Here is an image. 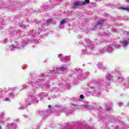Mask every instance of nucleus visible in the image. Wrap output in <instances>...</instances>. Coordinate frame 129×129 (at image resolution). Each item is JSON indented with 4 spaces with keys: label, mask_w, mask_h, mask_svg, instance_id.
Segmentation results:
<instances>
[{
    "label": "nucleus",
    "mask_w": 129,
    "mask_h": 129,
    "mask_svg": "<svg viewBox=\"0 0 129 129\" xmlns=\"http://www.w3.org/2000/svg\"><path fill=\"white\" fill-rule=\"evenodd\" d=\"M8 100H10V99H9V98H7L5 99L6 101H8Z\"/></svg>",
    "instance_id": "f8f14e48"
},
{
    "label": "nucleus",
    "mask_w": 129,
    "mask_h": 129,
    "mask_svg": "<svg viewBox=\"0 0 129 129\" xmlns=\"http://www.w3.org/2000/svg\"><path fill=\"white\" fill-rule=\"evenodd\" d=\"M50 107H51V105H48V108H50Z\"/></svg>",
    "instance_id": "ddd939ff"
},
{
    "label": "nucleus",
    "mask_w": 129,
    "mask_h": 129,
    "mask_svg": "<svg viewBox=\"0 0 129 129\" xmlns=\"http://www.w3.org/2000/svg\"><path fill=\"white\" fill-rule=\"evenodd\" d=\"M108 80L110 81V78H108Z\"/></svg>",
    "instance_id": "4468645a"
},
{
    "label": "nucleus",
    "mask_w": 129,
    "mask_h": 129,
    "mask_svg": "<svg viewBox=\"0 0 129 129\" xmlns=\"http://www.w3.org/2000/svg\"><path fill=\"white\" fill-rule=\"evenodd\" d=\"M66 69H67V67H60V70L62 71V72H63V71H65V70H66Z\"/></svg>",
    "instance_id": "423d86ee"
},
{
    "label": "nucleus",
    "mask_w": 129,
    "mask_h": 129,
    "mask_svg": "<svg viewBox=\"0 0 129 129\" xmlns=\"http://www.w3.org/2000/svg\"><path fill=\"white\" fill-rule=\"evenodd\" d=\"M2 128V127L0 126V129H1Z\"/></svg>",
    "instance_id": "2eb2a0df"
},
{
    "label": "nucleus",
    "mask_w": 129,
    "mask_h": 129,
    "mask_svg": "<svg viewBox=\"0 0 129 129\" xmlns=\"http://www.w3.org/2000/svg\"><path fill=\"white\" fill-rule=\"evenodd\" d=\"M121 10H125V11H128L129 12V8H121Z\"/></svg>",
    "instance_id": "6e6552de"
},
{
    "label": "nucleus",
    "mask_w": 129,
    "mask_h": 129,
    "mask_svg": "<svg viewBox=\"0 0 129 129\" xmlns=\"http://www.w3.org/2000/svg\"><path fill=\"white\" fill-rule=\"evenodd\" d=\"M80 98H81V99H84V96L83 95H81L80 96Z\"/></svg>",
    "instance_id": "1a4fd4ad"
},
{
    "label": "nucleus",
    "mask_w": 129,
    "mask_h": 129,
    "mask_svg": "<svg viewBox=\"0 0 129 129\" xmlns=\"http://www.w3.org/2000/svg\"><path fill=\"white\" fill-rule=\"evenodd\" d=\"M82 6H85V5H87L90 3V1L89 0H85V1H81Z\"/></svg>",
    "instance_id": "7ed1b4c3"
},
{
    "label": "nucleus",
    "mask_w": 129,
    "mask_h": 129,
    "mask_svg": "<svg viewBox=\"0 0 129 129\" xmlns=\"http://www.w3.org/2000/svg\"><path fill=\"white\" fill-rule=\"evenodd\" d=\"M123 44L124 45L125 47L128 45V42H127L126 40H124L123 41Z\"/></svg>",
    "instance_id": "39448f33"
},
{
    "label": "nucleus",
    "mask_w": 129,
    "mask_h": 129,
    "mask_svg": "<svg viewBox=\"0 0 129 129\" xmlns=\"http://www.w3.org/2000/svg\"><path fill=\"white\" fill-rule=\"evenodd\" d=\"M51 23H52V18H50L49 19L46 20V24L47 25H50Z\"/></svg>",
    "instance_id": "20e7f679"
},
{
    "label": "nucleus",
    "mask_w": 129,
    "mask_h": 129,
    "mask_svg": "<svg viewBox=\"0 0 129 129\" xmlns=\"http://www.w3.org/2000/svg\"><path fill=\"white\" fill-rule=\"evenodd\" d=\"M79 6H82V3L81 2V1L76 2L74 4V6L73 7V9H75L77 8V7H78Z\"/></svg>",
    "instance_id": "f03ea898"
},
{
    "label": "nucleus",
    "mask_w": 129,
    "mask_h": 129,
    "mask_svg": "<svg viewBox=\"0 0 129 129\" xmlns=\"http://www.w3.org/2000/svg\"><path fill=\"white\" fill-rule=\"evenodd\" d=\"M103 23H104V20L103 19H101L99 21H98L96 25L94 26V29H96V28H97L98 26H100L101 25H102Z\"/></svg>",
    "instance_id": "f257e3e1"
},
{
    "label": "nucleus",
    "mask_w": 129,
    "mask_h": 129,
    "mask_svg": "<svg viewBox=\"0 0 129 129\" xmlns=\"http://www.w3.org/2000/svg\"><path fill=\"white\" fill-rule=\"evenodd\" d=\"M66 23V20L65 19H63L60 21V25H63V24H65Z\"/></svg>",
    "instance_id": "0eeeda50"
},
{
    "label": "nucleus",
    "mask_w": 129,
    "mask_h": 129,
    "mask_svg": "<svg viewBox=\"0 0 129 129\" xmlns=\"http://www.w3.org/2000/svg\"><path fill=\"white\" fill-rule=\"evenodd\" d=\"M106 110H110V107H107L106 108Z\"/></svg>",
    "instance_id": "9b49d317"
},
{
    "label": "nucleus",
    "mask_w": 129,
    "mask_h": 129,
    "mask_svg": "<svg viewBox=\"0 0 129 129\" xmlns=\"http://www.w3.org/2000/svg\"><path fill=\"white\" fill-rule=\"evenodd\" d=\"M83 107H84V108H87V107H89V105H85L83 106Z\"/></svg>",
    "instance_id": "9d476101"
},
{
    "label": "nucleus",
    "mask_w": 129,
    "mask_h": 129,
    "mask_svg": "<svg viewBox=\"0 0 129 129\" xmlns=\"http://www.w3.org/2000/svg\"><path fill=\"white\" fill-rule=\"evenodd\" d=\"M126 1H127V2H128L129 0H126Z\"/></svg>",
    "instance_id": "dca6fc26"
}]
</instances>
